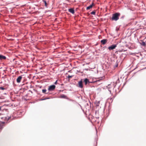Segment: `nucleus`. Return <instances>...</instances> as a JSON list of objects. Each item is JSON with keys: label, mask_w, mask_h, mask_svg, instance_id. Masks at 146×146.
Returning <instances> with one entry per match:
<instances>
[{"label": "nucleus", "mask_w": 146, "mask_h": 146, "mask_svg": "<svg viewBox=\"0 0 146 146\" xmlns=\"http://www.w3.org/2000/svg\"><path fill=\"white\" fill-rule=\"evenodd\" d=\"M107 40L106 39H103L101 41L102 44L103 45L105 44L107 42Z\"/></svg>", "instance_id": "nucleus-8"}, {"label": "nucleus", "mask_w": 146, "mask_h": 146, "mask_svg": "<svg viewBox=\"0 0 146 146\" xmlns=\"http://www.w3.org/2000/svg\"><path fill=\"white\" fill-rule=\"evenodd\" d=\"M6 107V106L5 105L0 106V114L4 115L7 113L8 110Z\"/></svg>", "instance_id": "nucleus-1"}, {"label": "nucleus", "mask_w": 146, "mask_h": 146, "mask_svg": "<svg viewBox=\"0 0 146 146\" xmlns=\"http://www.w3.org/2000/svg\"><path fill=\"white\" fill-rule=\"evenodd\" d=\"M108 100H110V101H111V102H112L113 101V98H110L108 99Z\"/></svg>", "instance_id": "nucleus-19"}, {"label": "nucleus", "mask_w": 146, "mask_h": 146, "mask_svg": "<svg viewBox=\"0 0 146 146\" xmlns=\"http://www.w3.org/2000/svg\"><path fill=\"white\" fill-rule=\"evenodd\" d=\"M120 14L118 13H116L113 14L112 15V20L116 21L119 19V17Z\"/></svg>", "instance_id": "nucleus-2"}, {"label": "nucleus", "mask_w": 146, "mask_h": 146, "mask_svg": "<svg viewBox=\"0 0 146 146\" xmlns=\"http://www.w3.org/2000/svg\"><path fill=\"white\" fill-rule=\"evenodd\" d=\"M141 44L142 45H143V46H145V45H146V44L145 43V42H142Z\"/></svg>", "instance_id": "nucleus-18"}, {"label": "nucleus", "mask_w": 146, "mask_h": 146, "mask_svg": "<svg viewBox=\"0 0 146 146\" xmlns=\"http://www.w3.org/2000/svg\"><path fill=\"white\" fill-rule=\"evenodd\" d=\"M94 3H92L91 5H90L87 8V10H89L90 9H91L92 7L94 5Z\"/></svg>", "instance_id": "nucleus-7"}, {"label": "nucleus", "mask_w": 146, "mask_h": 146, "mask_svg": "<svg viewBox=\"0 0 146 146\" xmlns=\"http://www.w3.org/2000/svg\"><path fill=\"white\" fill-rule=\"evenodd\" d=\"M22 78V77L21 76H19L17 79V82L18 83L20 82Z\"/></svg>", "instance_id": "nucleus-6"}, {"label": "nucleus", "mask_w": 146, "mask_h": 146, "mask_svg": "<svg viewBox=\"0 0 146 146\" xmlns=\"http://www.w3.org/2000/svg\"><path fill=\"white\" fill-rule=\"evenodd\" d=\"M68 11L70 13H72V14H74V10L72 9H68Z\"/></svg>", "instance_id": "nucleus-11"}, {"label": "nucleus", "mask_w": 146, "mask_h": 146, "mask_svg": "<svg viewBox=\"0 0 146 146\" xmlns=\"http://www.w3.org/2000/svg\"><path fill=\"white\" fill-rule=\"evenodd\" d=\"M100 103V102H98V103H97V106H99V104Z\"/></svg>", "instance_id": "nucleus-22"}, {"label": "nucleus", "mask_w": 146, "mask_h": 146, "mask_svg": "<svg viewBox=\"0 0 146 146\" xmlns=\"http://www.w3.org/2000/svg\"><path fill=\"white\" fill-rule=\"evenodd\" d=\"M66 98L67 96L64 94L60 96V98Z\"/></svg>", "instance_id": "nucleus-14"}, {"label": "nucleus", "mask_w": 146, "mask_h": 146, "mask_svg": "<svg viewBox=\"0 0 146 146\" xmlns=\"http://www.w3.org/2000/svg\"><path fill=\"white\" fill-rule=\"evenodd\" d=\"M56 86L54 85H52L49 86L48 90L49 91L53 90L55 88Z\"/></svg>", "instance_id": "nucleus-3"}, {"label": "nucleus", "mask_w": 146, "mask_h": 146, "mask_svg": "<svg viewBox=\"0 0 146 146\" xmlns=\"http://www.w3.org/2000/svg\"><path fill=\"white\" fill-rule=\"evenodd\" d=\"M0 118L2 119L4 118V120H7V121H8L10 119V118H11V117H5V118L3 117H0Z\"/></svg>", "instance_id": "nucleus-13"}, {"label": "nucleus", "mask_w": 146, "mask_h": 146, "mask_svg": "<svg viewBox=\"0 0 146 146\" xmlns=\"http://www.w3.org/2000/svg\"><path fill=\"white\" fill-rule=\"evenodd\" d=\"M92 15H95L96 13V12L95 11H93L90 13Z\"/></svg>", "instance_id": "nucleus-16"}, {"label": "nucleus", "mask_w": 146, "mask_h": 146, "mask_svg": "<svg viewBox=\"0 0 146 146\" xmlns=\"http://www.w3.org/2000/svg\"><path fill=\"white\" fill-rule=\"evenodd\" d=\"M78 86L79 87L81 88H82L83 87V85L82 80H81L80 81L78 82Z\"/></svg>", "instance_id": "nucleus-5"}, {"label": "nucleus", "mask_w": 146, "mask_h": 146, "mask_svg": "<svg viewBox=\"0 0 146 146\" xmlns=\"http://www.w3.org/2000/svg\"><path fill=\"white\" fill-rule=\"evenodd\" d=\"M4 123L5 122H2L0 123V129H1L3 128Z\"/></svg>", "instance_id": "nucleus-10"}, {"label": "nucleus", "mask_w": 146, "mask_h": 146, "mask_svg": "<svg viewBox=\"0 0 146 146\" xmlns=\"http://www.w3.org/2000/svg\"><path fill=\"white\" fill-rule=\"evenodd\" d=\"M43 1L46 7L47 6V3L45 0H42Z\"/></svg>", "instance_id": "nucleus-15"}, {"label": "nucleus", "mask_w": 146, "mask_h": 146, "mask_svg": "<svg viewBox=\"0 0 146 146\" xmlns=\"http://www.w3.org/2000/svg\"><path fill=\"white\" fill-rule=\"evenodd\" d=\"M6 59V57L4 56H3L1 55H0V59L3 60V59Z\"/></svg>", "instance_id": "nucleus-12"}, {"label": "nucleus", "mask_w": 146, "mask_h": 146, "mask_svg": "<svg viewBox=\"0 0 146 146\" xmlns=\"http://www.w3.org/2000/svg\"><path fill=\"white\" fill-rule=\"evenodd\" d=\"M84 82L86 85L88 83H90L88 79L87 78H85L84 80Z\"/></svg>", "instance_id": "nucleus-9"}, {"label": "nucleus", "mask_w": 146, "mask_h": 146, "mask_svg": "<svg viewBox=\"0 0 146 146\" xmlns=\"http://www.w3.org/2000/svg\"><path fill=\"white\" fill-rule=\"evenodd\" d=\"M42 91V93H46V89H43Z\"/></svg>", "instance_id": "nucleus-17"}, {"label": "nucleus", "mask_w": 146, "mask_h": 146, "mask_svg": "<svg viewBox=\"0 0 146 146\" xmlns=\"http://www.w3.org/2000/svg\"><path fill=\"white\" fill-rule=\"evenodd\" d=\"M117 46V45L116 44H113L111 46H109L108 48V49L110 50H112L115 49Z\"/></svg>", "instance_id": "nucleus-4"}, {"label": "nucleus", "mask_w": 146, "mask_h": 146, "mask_svg": "<svg viewBox=\"0 0 146 146\" xmlns=\"http://www.w3.org/2000/svg\"><path fill=\"white\" fill-rule=\"evenodd\" d=\"M5 89V88L3 87H0V90H3Z\"/></svg>", "instance_id": "nucleus-21"}, {"label": "nucleus", "mask_w": 146, "mask_h": 146, "mask_svg": "<svg viewBox=\"0 0 146 146\" xmlns=\"http://www.w3.org/2000/svg\"><path fill=\"white\" fill-rule=\"evenodd\" d=\"M73 76H70L69 75L68 76V78H72Z\"/></svg>", "instance_id": "nucleus-20"}, {"label": "nucleus", "mask_w": 146, "mask_h": 146, "mask_svg": "<svg viewBox=\"0 0 146 146\" xmlns=\"http://www.w3.org/2000/svg\"><path fill=\"white\" fill-rule=\"evenodd\" d=\"M57 81L56 80L55 82L54 83V84H57Z\"/></svg>", "instance_id": "nucleus-23"}]
</instances>
